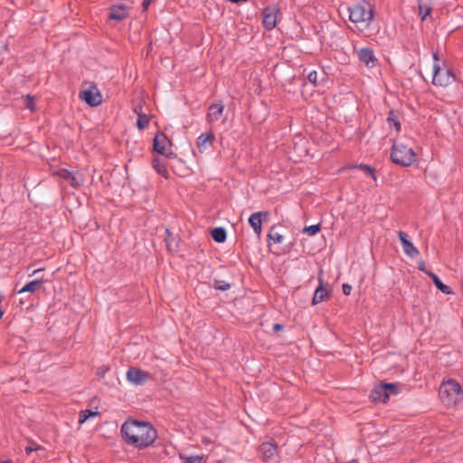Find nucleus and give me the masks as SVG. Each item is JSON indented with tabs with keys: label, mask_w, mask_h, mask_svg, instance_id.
<instances>
[{
	"label": "nucleus",
	"mask_w": 463,
	"mask_h": 463,
	"mask_svg": "<svg viewBox=\"0 0 463 463\" xmlns=\"http://www.w3.org/2000/svg\"><path fill=\"white\" fill-rule=\"evenodd\" d=\"M418 269L420 270V271H423L424 273H426L428 275L429 272H431L430 270H427L426 269V265H425V261L424 260H420L419 263H418Z\"/></svg>",
	"instance_id": "e433bc0d"
},
{
	"label": "nucleus",
	"mask_w": 463,
	"mask_h": 463,
	"mask_svg": "<svg viewBox=\"0 0 463 463\" xmlns=\"http://www.w3.org/2000/svg\"><path fill=\"white\" fill-rule=\"evenodd\" d=\"M342 290L345 296H349L352 290V287L349 284H343Z\"/></svg>",
	"instance_id": "4c0bfd02"
},
{
	"label": "nucleus",
	"mask_w": 463,
	"mask_h": 463,
	"mask_svg": "<svg viewBox=\"0 0 463 463\" xmlns=\"http://www.w3.org/2000/svg\"><path fill=\"white\" fill-rule=\"evenodd\" d=\"M58 175L64 179V180H69L70 177H71V175L72 173H71L69 170L67 169H61L60 171H58Z\"/></svg>",
	"instance_id": "473e14b6"
},
{
	"label": "nucleus",
	"mask_w": 463,
	"mask_h": 463,
	"mask_svg": "<svg viewBox=\"0 0 463 463\" xmlns=\"http://www.w3.org/2000/svg\"><path fill=\"white\" fill-rule=\"evenodd\" d=\"M383 386L384 390L388 393V396L390 397V394H398L401 392V383H381Z\"/></svg>",
	"instance_id": "bb28decb"
},
{
	"label": "nucleus",
	"mask_w": 463,
	"mask_h": 463,
	"mask_svg": "<svg viewBox=\"0 0 463 463\" xmlns=\"http://www.w3.org/2000/svg\"><path fill=\"white\" fill-rule=\"evenodd\" d=\"M120 432L128 444L137 449L149 447L157 436L156 429L150 423L136 420L125 421Z\"/></svg>",
	"instance_id": "f257e3e1"
},
{
	"label": "nucleus",
	"mask_w": 463,
	"mask_h": 463,
	"mask_svg": "<svg viewBox=\"0 0 463 463\" xmlns=\"http://www.w3.org/2000/svg\"><path fill=\"white\" fill-rule=\"evenodd\" d=\"M268 241H272L274 243H281L283 236L276 232V226H272L268 233Z\"/></svg>",
	"instance_id": "c85d7f7f"
},
{
	"label": "nucleus",
	"mask_w": 463,
	"mask_h": 463,
	"mask_svg": "<svg viewBox=\"0 0 463 463\" xmlns=\"http://www.w3.org/2000/svg\"><path fill=\"white\" fill-rule=\"evenodd\" d=\"M211 236L215 242L222 243L226 241L227 232L223 227H215L211 231Z\"/></svg>",
	"instance_id": "5701e85b"
},
{
	"label": "nucleus",
	"mask_w": 463,
	"mask_h": 463,
	"mask_svg": "<svg viewBox=\"0 0 463 463\" xmlns=\"http://www.w3.org/2000/svg\"><path fill=\"white\" fill-rule=\"evenodd\" d=\"M80 98L90 107H97L102 102V96L95 83H90L86 90H80Z\"/></svg>",
	"instance_id": "423d86ee"
},
{
	"label": "nucleus",
	"mask_w": 463,
	"mask_h": 463,
	"mask_svg": "<svg viewBox=\"0 0 463 463\" xmlns=\"http://www.w3.org/2000/svg\"><path fill=\"white\" fill-rule=\"evenodd\" d=\"M152 165L158 175L164 176L166 179L168 178L169 174L166 169V163L165 162V159L156 157L152 160Z\"/></svg>",
	"instance_id": "aec40b11"
},
{
	"label": "nucleus",
	"mask_w": 463,
	"mask_h": 463,
	"mask_svg": "<svg viewBox=\"0 0 463 463\" xmlns=\"http://www.w3.org/2000/svg\"><path fill=\"white\" fill-rule=\"evenodd\" d=\"M7 51H8V43H3L0 46V54H2L5 52H7Z\"/></svg>",
	"instance_id": "a19ab883"
},
{
	"label": "nucleus",
	"mask_w": 463,
	"mask_h": 463,
	"mask_svg": "<svg viewBox=\"0 0 463 463\" xmlns=\"http://www.w3.org/2000/svg\"><path fill=\"white\" fill-rule=\"evenodd\" d=\"M283 328H284V326H283V325H281V324L276 323V324H274V325H273V331H274L275 333H277V332H279V331L282 330Z\"/></svg>",
	"instance_id": "ea45409f"
},
{
	"label": "nucleus",
	"mask_w": 463,
	"mask_h": 463,
	"mask_svg": "<svg viewBox=\"0 0 463 463\" xmlns=\"http://www.w3.org/2000/svg\"><path fill=\"white\" fill-rule=\"evenodd\" d=\"M262 24L267 30H271L276 26L277 17L274 9H271L270 7H266L264 9Z\"/></svg>",
	"instance_id": "f3484780"
},
{
	"label": "nucleus",
	"mask_w": 463,
	"mask_h": 463,
	"mask_svg": "<svg viewBox=\"0 0 463 463\" xmlns=\"http://www.w3.org/2000/svg\"><path fill=\"white\" fill-rule=\"evenodd\" d=\"M185 463V462H184Z\"/></svg>",
	"instance_id": "3c124183"
},
{
	"label": "nucleus",
	"mask_w": 463,
	"mask_h": 463,
	"mask_svg": "<svg viewBox=\"0 0 463 463\" xmlns=\"http://www.w3.org/2000/svg\"><path fill=\"white\" fill-rule=\"evenodd\" d=\"M320 231H321V225L319 223L318 224L310 225V226H306L303 229V232L304 233H307L308 235H311V236L312 235H316Z\"/></svg>",
	"instance_id": "2f4dec72"
},
{
	"label": "nucleus",
	"mask_w": 463,
	"mask_h": 463,
	"mask_svg": "<svg viewBox=\"0 0 463 463\" xmlns=\"http://www.w3.org/2000/svg\"><path fill=\"white\" fill-rule=\"evenodd\" d=\"M3 301V297L0 296V304L2 303Z\"/></svg>",
	"instance_id": "8fccbe9b"
},
{
	"label": "nucleus",
	"mask_w": 463,
	"mask_h": 463,
	"mask_svg": "<svg viewBox=\"0 0 463 463\" xmlns=\"http://www.w3.org/2000/svg\"><path fill=\"white\" fill-rule=\"evenodd\" d=\"M269 216V212L253 213L249 218V223L254 230V232L260 236L262 231V218L264 221Z\"/></svg>",
	"instance_id": "9d476101"
},
{
	"label": "nucleus",
	"mask_w": 463,
	"mask_h": 463,
	"mask_svg": "<svg viewBox=\"0 0 463 463\" xmlns=\"http://www.w3.org/2000/svg\"><path fill=\"white\" fill-rule=\"evenodd\" d=\"M359 61L364 62L367 67H374L377 63V58L375 57L373 50L368 47L361 48L357 52Z\"/></svg>",
	"instance_id": "f8f14e48"
},
{
	"label": "nucleus",
	"mask_w": 463,
	"mask_h": 463,
	"mask_svg": "<svg viewBox=\"0 0 463 463\" xmlns=\"http://www.w3.org/2000/svg\"><path fill=\"white\" fill-rule=\"evenodd\" d=\"M433 59H434V62L439 63V62H438V61H439V55H438V52H434V53H433Z\"/></svg>",
	"instance_id": "c03bdc74"
},
{
	"label": "nucleus",
	"mask_w": 463,
	"mask_h": 463,
	"mask_svg": "<svg viewBox=\"0 0 463 463\" xmlns=\"http://www.w3.org/2000/svg\"><path fill=\"white\" fill-rule=\"evenodd\" d=\"M69 181L71 182V184L74 187H78L80 185L81 179L78 180V177L71 175V177L69 178Z\"/></svg>",
	"instance_id": "f704fd0d"
},
{
	"label": "nucleus",
	"mask_w": 463,
	"mask_h": 463,
	"mask_svg": "<svg viewBox=\"0 0 463 463\" xmlns=\"http://www.w3.org/2000/svg\"><path fill=\"white\" fill-rule=\"evenodd\" d=\"M349 463H358V461L356 459H353Z\"/></svg>",
	"instance_id": "de8ad7c7"
},
{
	"label": "nucleus",
	"mask_w": 463,
	"mask_h": 463,
	"mask_svg": "<svg viewBox=\"0 0 463 463\" xmlns=\"http://www.w3.org/2000/svg\"><path fill=\"white\" fill-rule=\"evenodd\" d=\"M47 282V279H43V278H40V279H33L28 283H26L19 291L18 293L19 294H24V293H33L35 292L36 290L40 289L43 285Z\"/></svg>",
	"instance_id": "a211bd4d"
},
{
	"label": "nucleus",
	"mask_w": 463,
	"mask_h": 463,
	"mask_svg": "<svg viewBox=\"0 0 463 463\" xmlns=\"http://www.w3.org/2000/svg\"><path fill=\"white\" fill-rule=\"evenodd\" d=\"M202 457L194 456L186 458L185 463H201Z\"/></svg>",
	"instance_id": "c9c22d12"
},
{
	"label": "nucleus",
	"mask_w": 463,
	"mask_h": 463,
	"mask_svg": "<svg viewBox=\"0 0 463 463\" xmlns=\"http://www.w3.org/2000/svg\"><path fill=\"white\" fill-rule=\"evenodd\" d=\"M28 99H29V102H28L27 107H28L30 109H33V98H31L30 96H28Z\"/></svg>",
	"instance_id": "79ce46f5"
},
{
	"label": "nucleus",
	"mask_w": 463,
	"mask_h": 463,
	"mask_svg": "<svg viewBox=\"0 0 463 463\" xmlns=\"http://www.w3.org/2000/svg\"><path fill=\"white\" fill-rule=\"evenodd\" d=\"M354 168L363 170L366 175H370L373 180H376L375 176V169L369 165H364L360 164L354 166Z\"/></svg>",
	"instance_id": "c756f323"
},
{
	"label": "nucleus",
	"mask_w": 463,
	"mask_h": 463,
	"mask_svg": "<svg viewBox=\"0 0 463 463\" xmlns=\"http://www.w3.org/2000/svg\"><path fill=\"white\" fill-rule=\"evenodd\" d=\"M330 297L329 291H327L324 286L323 281L321 279H319V286L316 288L313 298H312V305H317L326 299H327Z\"/></svg>",
	"instance_id": "6ab92c4d"
},
{
	"label": "nucleus",
	"mask_w": 463,
	"mask_h": 463,
	"mask_svg": "<svg viewBox=\"0 0 463 463\" xmlns=\"http://www.w3.org/2000/svg\"><path fill=\"white\" fill-rule=\"evenodd\" d=\"M172 143L170 139L167 137V136L163 132H157L155 135L154 140H153V151L165 156V158L169 159L172 156L176 157V156L173 152H166V146H171Z\"/></svg>",
	"instance_id": "0eeeda50"
},
{
	"label": "nucleus",
	"mask_w": 463,
	"mask_h": 463,
	"mask_svg": "<svg viewBox=\"0 0 463 463\" xmlns=\"http://www.w3.org/2000/svg\"><path fill=\"white\" fill-rule=\"evenodd\" d=\"M135 112L137 113V119L136 123L137 128L139 130L145 129L148 126V123L150 121L149 117L145 113L137 112V109H135Z\"/></svg>",
	"instance_id": "a878e982"
},
{
	"label": "nucleus",
	"mask_w": 463,
	"mask_h": 463,
	"mask_svg": "<svg viewBox=\"0 0 463 463\" xmlns=\"http://www.w3.org/2000/svg\"><path fill=\"white\" fill-rule=\"evenodd\" d=\"M369 397L373 402L386 403L389 401L388 393L381 383L371 391Z\"/></svg>",
	"instance_id": "dca6fc26"
},
{
	"label": "nucleus",
	"mask_w": 463,
	"mask_h": 463,
	"mask_svg": "<svg viewBox=\"0 0 463 463\" xmlns=\"http://www.w3.org/2000/svg\"><path fill=\"white\" fill-rule=\"evenodd\" d=\"M428 276L431 279V280H432L433 284L436 286V288L439 290H440L442 293L447 294V295L452 293L450 287L445 285L435 273L429 272Z\"/></svg>",
	"instance_id": "4be33fe9"
},
{
	"label": "nucleus",
	"mask_w": 463,
	"mask_h": 463,
	"mask_svg": "<svg viewBox=\"0 0 463 463\" xmlns=\"http://www.w3.org/2000/svg\"><path fill=\"white\" fill-rule=\"evenodd\" d=\"M418 7L419 14L421 16L422 20H424L432 11L431 5L423 0L418 1Z\"/></svg>",
	"instance_id": "393cba45"
},
{
	"label": "nucleus",
	"mask_w": 463,
	"mask_h": 463,
	"mask_svg": "<svg viewBox=\"0 0 463 463\" xmlns=\"http://www.w3.org/2000/svg\"><path fill=\"white\" fill-rule=\"evenodd\" d=\"M349 19L352 23L362 24L367 28L374 16V8L364 1L348 7Z\"/></svg>",
	"instance_id": "7ed1b4c3"
},
{
	"label": "nucleus",
	"mask_w": 463,
	"mask_h": 463,
	"mask_svg": "<svg viewBox=\"0 0 463 463\" xmlns=\"http://www.w3.org/2000/svg\"><path fill=\"white\" fill-rule=\"evenodd\" d=\"M129 7L124 5H114L109 9V17L111 20L122 21L128 16Z\"/></svg>",
	"instance_id": "ddd939ff"
},
{
	"label": "nucleus",
	"mask_w": 463,
	"mask_h": 463,
	"mask_svg": "<svg viewBox=\"0 0 463 463\" xmlns=\"http://www.w3.org/2000/svg\"><path fill=\"white\" fill-rule=\"evenodd\" d=\"M33 450V448H31V447H27V448H25V452H26V454H30Z\"/></svg>",
	"instance_id": "a18cd8bd"
},
{
	"label": "nucleus",
	"mask_w": 463,
	"mask_h": 463,
	"mask_svg": "<svg viewBox=\"0 0 463 463\" xmlns=\"http://www.w3.org/2000/svg\"><path fill=\"white\" fill-rule=\"evenodd\" d=\"M43 270H44L43 269H35V270H33V271L30 274V276H35V275L39 274L40 272H42V271H43Z\"/></svg>",
	"instance_id": "37998d69"
},
{
	"label": "nucleus",
	"mask_w": 463,
	"mask_h": 463,
	"mask_svg": "<svg viewBox=\"0 0 463 463\" xmlns=\"http://www.w3.org/2000/svg\"><path fill=\"white\" fill-rule=\"evenodd\" d=\"M99 414V411H94L92 410H84L80 412L79 416V423L82 424L84 423L88 419L96 417Z\"/></svg>",
	"instance_id": "cd10ccee"
},
{
	"label": "nucleus",
	"mask_w": 463,
	"mask_h": 463,
	"mask_svg": "<svg viewBox=\"0 0 463 463\" xmlns=\"http://www.w3.org/2000/svg\"><path fill=\"white\" fill-rule=\"evenodd\" d=\"M148 376V373L139 368L130 367L127 372L128 381L135 383L141 384Z\"/></svg>",
	"instance_id": "4468645a"
},
{
	"label": "nucleus",
	"mask_w": 463,
	"mask_h": 463,
	"mask_svg": "<svg viewBox=\"0 0 463 463\" xmlns=\"http://www.w3.org/2000/svg\"><path fill=\"white\" fill-rule=\"evenodd\" d=\"M108 370H109V367H107L105 365L99 367V372H98V375L99 377H104V375H105L106 372H108Z\"/></svg>",
	"instance_id": "58836bf2"
},
{
	"label": "nucleus",
	"mask_w": 463,
	"mask_h": 463,
	"mask_svg": "<svg viewBox=\"0 0 463 463\" xmlns=\"http://www.w3.org/2000/svg\"><path fill=\"white\" fill-rule=\"evenodd\" d=\"M165 241L166 248L169 251H176L178 248V241L176 237L169 231L165 229Z\"/></svg>",
	"instance_id": "412c9836"
},
{
	"label": "nucleus",
	"mask_w": 463,
	"mask_h": 463,
	"mask_svg": "<svg viewBox=\"0 0 463 463\" xmlns=\"http://www.w3.org/2000/svg\"><path fill=\"white\" fill-rule=\"evenodd\" d=\"M2 463H13V461L12 460H5V461H4Z\"/></svg>",
	"instance_id": "09e8293b"
},
{
	"label": "nucleus",
	"mask_w": 463,
	"mask_h": 463,
	"mask_svg": "<svg viewBox=\"0 0 463 463\" xmlns=\"http://www.w3.org/2000/svg\"><path fill=\"white\" fill-rule=\"evenodd\" d=\"M439 398L448 407H454L463 402V389L455 380H449L439 389Z\"/></svg>",
	"instance_id": "f03ea898"
},
{
	"label": "nucleus",
	"mask_w": 463,
	"mask_h": 463,
	"mask_svg": "<svg viewBox=\"0 0 463 463\" xmlns=\"http://www.w3.org/2000/svg\"><path fill=\"white\" fill-rule=\"evenodd\" d=\"M258 450L261 454L263 461H269L278 454V445L271 439L270 441L262 442Z\"/></svg>",
	"instance_id": "1a4fd4ad"
},
{
	"label": "nucleus",
	"mask_w": 463,
	"mask_h": 463,
	"mask_svg": "<svg viewBox=\"0 0 463 463\" xmlns=\"http://www.w3.org/2000/svg\"><path fill=\"white\" fill-rule=\"evenodd\" d=\"M416 154L411 147L403 144L394 143L392 147L391 159L392 161L402 166H410L415 161Z\"/></svg>",
	"instance_id": "20e7f679"
},
{
	"label": "nucleus",
	"mask_w": 463,
	"mask_h": 463,
	"mask_svg": "<svg viewBox=\"0 0 463 463\" xmlns=\"http://www.w3.org/2000/svg\"><path fill=\"white\" fill-rule=\"evenodd\" d=\"M455 80V74L450 70H442L439 63L433 64L432 84L446 87Z\"/></svg>",
	"instance_id": "39448f33"
},
{
	"label": "nucleus",
	"mask_w": 463,
	"mask_h": 463,
	"mask_svg": "<svg viewBox=\"0 0 463 463\" xmlns=\"http://www.w3.org/2000/svg\"><path fill=\"white\" fill-rule=\"evenodd\" d=\"M4 316V311L2 310V308L0 307V319L3 317Z\"/></svg>",
	"instance_id": "49530a36"
},
{
	"label": "nucleus",
	"mask_w": 463,
	"mask_h": 463,
	"mask_svg": "<svg viewBox=\"0 0 463 463\" xmlns=\"http://www.w3.org/2000/svg\"><path fill=\"white\" fill-rule=\"evenodd\" d=\"M224 110V105L222 101L212 104L208 109L206 120L208 123L217 121L222 117Z\"/></svg>",
	"instance_id": "2eb2a0df"
},
{
	"label": "nucleus",
	"mask_w": 463,
	"mask_h": 463,
	"mask_svg": "<svg viewBox=\"0 0 463 463\" xmlns=\"http://www.w3.org/2000/svg\"><path fill=\"white\" fill-rule=\"evenodd\" d=\"M387 121L390 126L393 125L397 131L401 130V122L399 120V112L398 111H396L394 109H391L388 113Z\"/></svg>",
	"instance_id": "b1692460"
},
{
	"label": "nucleus",
	"mask_w": 463,
	"mask_h": 463,
	"mask_svg": "<svg viewBox=\"0 0 463 463\" xmlns=\"http://www.w3.org/2000/svg\"><path fill=\"white\" fill-rule=\"evenodd\" d=\"M213 287L216 290L226 291L231 288V284L221 279H213Z\"/></svg>",
	"instance_id": "7c9ffc66"
},
{
	"label": "nucleus",
	"mask_w": 463,
	"mask_h": 463,
	"mask_svg": "<svg viewBox=\"0 0 463 463\" xmlns=\"http://www.w3.org/2000/svg\"><path fill=\"white\" fill-rule=\"evenodd\" d=\"M216 137L213 132L210 129L209 131L201 134L196 139V147L200 153H204L209 150Z\"/></svg>",
	"instance_id": "6e6552de"
},
{
	"label": "nucleus",
	"mask_w": 463,
	"mask_h": 463,
	"mask_svg": "<svg viewBox=\"0 0 463 463\" xmlns=\"http://www.w3.org/2000/svg\"><path fill=\"white\" fill-rule=\"evenodd\" d=\"M398 237L401 241L405 254L411 258H414L420 254L418 249L413 245L412 242L409 241L408 234L406 232L400 231L398 232Z\"/></svg>",
	"instance_id": "9b49d317"
},
{
	"label": "nucleus",
	"mask_w": 463,
	"mask_h": 463,
	"mask_svg": "<svg viewBox=\"0 0 463 463\" xmlns=\"http://www.w3.org/2000/svg\"><path fill=\"white\" fill-rule=\"evenodd\" d=\"M307 80L310 83H312L313 85L317 86V71H313L311 72L308 73L307 75Z\"/></svg>",
	"instance_id": "72a5a7b5"
}]
</instances>
